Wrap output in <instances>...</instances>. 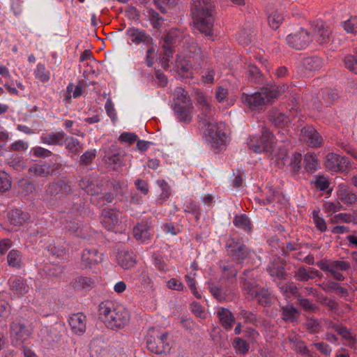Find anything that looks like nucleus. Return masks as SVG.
Segmentation results:
<instances>
[{
	"label": "nucleus",
	"mask_w": 357,
	"mask_h": 357,
	"mask_svg": "<svg viewBox=\"0 0 357 357\" xmlns=\"http://www.w3.org/2000/svg\"><path fill=\"white\" fill-rule=\"evenodd\" d=\"M197 105L201 110L199 121L204 129L206 140L215 149L223 147L227 142L226 126L222 123H217L214 118V109L208 99L200 91L196 92Z\"/></svg>",
	"instance_id": "1"
},
{
	"label": "nucleus",
	"mask_w": 357,
	"mask_h": 357,
	"mask_svg": "<svg viewBox=\"0 0 357 357\" xmlns=\"http://www.w3.org/2000/svg\"><path fill=\"white\" fill-rule=\"evenodd\" d=\"M214 5L212 0H192L191 13L195 27L206 36L213 35Z\"/></svg>",
	"instance_id": "2"
},
{
	"label": "nucleus",
	"mask_w": 357,
	"mask_h": 357,
	"mask_svg": "<svg viewBox=\"0 0 357 357\" xmlns=\"http://www.w3.org/2000/svg\"><path fill=\"white\" fill-rule=\"evenodd\" d=\"M100 314L107 328L113 330L122 329L130 322V314L123 305H116L112 308L107 304L100 305Z\"/></svg>",
	"instance_id": "3"
},
{
	"label": "nucleus",
	"mask_w": 357,
	"mask_h": 357,
	"mask_svg": "<svg viewBox=\"0 0 357 357\" xmlns=\"http://www.w3.org/2000/svg\"><path fill=\"white\" fill-rule=\"evenodd\" d=\"M284 89L285 86L264 87L260 92L252 95L243 94L241 99L251 110H260L266 103L277 98L282 92L284 93Z\"/></svg>",
	"instance_id": "4"
},
{
	"label": "nucleus",
	"mask_w": 357,
	"mask_h": 357,
	"mask_svg": "<svg viewBox=\"0 0 357 357\" xmlns=\"http://www.w3.org/2000/svg\"><path fill=\"white\" fill-rule=\"evenodd\" d=\"M126 36L127 43L129 45H139L143 43L149 47L146 52V60L149 66H152L155 60L158 59L155 47L153 45V38L144 30L131 27L126 30Z\"/></svg>",
	"instance_id": "5"
},
{
	"label": "nucleus",
	"mask_w": 357,
	"mask_h": 357,
	"mask_svg": "<svg viewBox=\"0 0 357 357\" xmlns=\"http://www.w3.org/2000/svg\"><path fill=\"white\" fill-rule=\"evenodd\" d=\"M275 144V139L273 134L266 128L261 130L260 135L252 136L248 142V146L250 149L257 153H266L271 157L277 155L278 151L273 152V148Z\"/></svg>",
	"instance_id": "6"
},
{
	"label": "nucleus",
	"mask_w": 357,
	"mask_h": 357,
	"mask_svg": "<svg viewBox=\"0 0 357 357\" xmlns=\"http://www.w3.org/2000/svg\"><path fill=\"white\" fill-rule=\"evenodd\" d=\"M174 109L180 121L190 122L193 107L188 93L182 88H178L174 93Z\"/></svg>",
	"instance_id": "7"
},
{
	"label": "nucleus",
	"mask_w": 357,
	"mask_h": 357,
	"mask_svg": "<svg viewBox=\"0 0 357 357\" xmlns=\"http://www.w3.org/2000/svg\"><path fill=\"white\" fill-rule=\"evenodd\" d=\"M167 334L158 328H151L146 334V340L148 349L152 353L162 354L169 350L167 342Z\"/></svg>",
	"instance_id": "8"
},
{
	"label": "nucleus",
	"mask_w": 357,
	"mask_h": 357,
	"mask_svg": "<svg viewBox=\"0 0 357 357\" xmlns=\"http://www.w3.org/2000/svg\"><path fill=\"white\" fill-rule=\"evenodd\" d=\"M302 155L299 153H294L290 158L287 157V151L285 149H280L272 158L273 162H275L279 167L287 165L294 172H297L301 167Z\"/></svg>",
	"instance_id": "9"
},
{
	"label": "nucleus",
	"mask_w": 357,
	"mask_h": 357,
	"mask_svg": "<svg viewBox=\"0 0 357 357\" xmlns=\"http://www.w3.org/2000/svg\"><path fill=\"white\" fill-rule=\"evenodd\" d=\"M183 37L182 33L176 29L169 30L161 41L164 56H160L159 59L162 61V65L164 68L167 66L169 58L172 54V48Z\"/></svg>",
	"instance_id": "10"
},
{
	"label": "nucleus",
	"mask_w": 357,
	"mask_h": 357,
	"mask_svg": "<svg viewBox=\"0 0 357 357\" xmlns=\"http://www.w3.org/2000/svg\"><path fill=\"white\" fill-rule=\"evenodd\" d=\"M311 40L309 33L303 29L297 33L287 36V44L296 50L306 48Z\"/></svg>",
	"instance_id": "11"
},
{
	"label": "nucleus",
	"mask_w": 357,
	"mask_h": 357,
	"mask_svg": "<svg viewBox=\"0 0 357 357\" xmlns=\"http://www.w3.org/2000/svg\"><path fill=\"white\" fill-rule=\"evenodd\" d=\"M190 58V56L186 59L185 55H183L181 52L177 54L176 68L177 73L182 79H189L193 77L195 69L193 68Z\"/></svg>",
	"instance_id": "12"
},
{
	"label": "nucleus",
	"mask_w": 357,
	"mask_h": 357,
	"mask_svg": "<svg viewBox=\"0 0 357 357\" xmlns=\"http://www.w3.org/2000/svg\"><path fill=\"white\" fill-rule=\"evenodd\" d=\"M121 213L112 208H105L100 218L102 226L107 230H114L121 222Z\"/></svg>",
	"instance_id": "13"
},
{
	"label": "nucleus",
	"mask_w": 357,
	"mask_h": 357,
	"mask_svg": "<svg viewBox=\"0 0 357 357\" xmlns=\"http://www.w3.org/2000/svg\"><path fill=\"white\" fill-rule=\"evenodd\" d=\"M321 268L330 273L335 279L342 280L344 278L342 271L347 270L349 264L344 261H331L322 263Z\"/></svg>",
	"instance_id": "14"
},
{
	"label": "nucleus",
	"mask_w": 357,
	"mask_h": 357,
	"mask_svg": "<svg viewBox=\"0 0 357 357\" xmlns=\"http://www.w3.org/2000/svg\"><path fill=\"white\" fill-rule=\"evenodd\" d=\"M313 37L320 45H324L329 42L331 30L322 21H317L312 25Z\"/></svg>",
	"instance_id": "15"
},
{
	"label": "nucleus",
	"mask_w": 357,
	"mask_h": 357,
	"mask_svg": "<svg viewBox=\"0 0 357 357\" xmlns=\"http://www.w3.org/2000/svg\"><path fill=\"white\" fill-rule=\"evenodd\" d=\"M68 324L72 333L82 335L86 331V317L82 313L73 314L68 318Z\"/></svg>",
	"instance_id": "16"
},
{
	"label": "nucleus",
	"mask_w": 357,
	"mask_h": 357,
	"mask_svg": "<svg viewBox=\"0 0 357 357\" xmlns=\"http://www.w3.org/2000/svg\"><path fill=\"white\" fill-rule=\"evenodd\" d=\"M326 167L333 172L343 171L349 166V161L344 157L331 153L326 156Z\"/></svg>",
	"instance_id": "17"
},
{
	"label": "nucleus",
	"mask_w": 357,
	"mask_h": 357,
	"mask_svg": "<svg viewBox=\"0 0 357 357\" xmlns=\"http://www.w3.org/2000/svg\"><path fill=\"white\" fill-rule=\"evenodd\" d=\"M227 248L228 254L235 260H242L247 256L245 246L234 238L227 242Z\"/></svg>",
	"instance_id": "18"
},
{
	"label": "nucleus",
	"mask_w": 357,
	"mask_h": 357,
	"mask_svg": "<svg viewBox=\"0 0 357 357\" xmlns=\"http://www.w3.org/2000/svg\"><path fill=\"white\" fill-rule=\"evenodd\" d=\"M301 138L311 146H319L322 139L312 126H306L301 130Z\"/></svg>",
	"instance_id": "19"
},
{
	"label": "nucleus",
	"mask_w": 357,
	"mask_h": 357,
	"mask_svg": "<svg viewBox=\"0 0 357 357\" xmlns=\"http://www.w3.org/2000/svg\"><path fill=\"white\" fill-rule=\"evenodd\" d=\"M102 260L101 255L98 254L96 250H84L82 254V264L86 268H91L93 265L98 264Z\"/></svg>",
	"instance_id": "20"
},
{
	"label": "nucleus",
	"mask_w": 357,
	"mask_h": 357,
	"mask_svg": "<svg viewBox=\"0 0 357 357\" xmlns=\"http://www.w3.org/2000/svg\"><path fill=\"white\" fill-rule=\"evenodd\" d=\"M270 121L278 128H285L288 130L290 127L291 122L289 117L278 111H273L269 116Z\"/></svg>",
	"instance_id": "21"
},
{
	"label": "nucleus",
	"mask_w": 357,
	"mask_h": 357,
	"mask_svg": "<svg viewBox=\"0 0 357 357\" xmlns=\"http://www.w3.org/2000/svg\"><path fill=\"white\" fill-rule=\"evenodd\" d=\"M117 261L121 267L129 269L136 263L135 255L132 252H121L118 255Z\"/></svg>",
	"instance_id": "22"
},
{
	"label": "nucleus",
	"mask_w": 357,
	"mask_h": 357,
	"mask_svg": "<svg viewBox=\"0 0 357 357\" xmlns=\"http://www.w3.org/2000/svg\"><path fill=\"white\" fill-rule=\"evenodd\" d=\"M337 199L344 204H351L356 202L357 196L351 192L345 185H340L337 190Z\"/></svg>",
	"instance_id": "23"
},
{
	"label": "nucleus",
	"mask_w": 357,
	"mask_h": 357,
	"mask_svg": "<svg viewBox=\"0 0 357 357\" xmlns=\"http://www.w3.org/2000/svg\"><path fill=\"white\" fill-rule=\"evenodd\" d=\"M28 219V214L20 209H14L8 213V221L13 226H21Z\"/></svg>",
	"instance_id": "24"
},
{
	"label": "nucleus",
	"mask_w": 357,
	"mask_h": 357,
	"mask_svg": "<svg viewBox=\"0 0 357 357\" xmlns=\"http://www.w3.org/2000/svg\"><path fill=\"white\" fill-rule=\"evenodd\" d=\"M133 234L136 239L145 241L151 237V232L147 223H141L134 227Z\"/></svg>",
	"instance_id": "25"
},
{
	"label": "nucleus",
	"mask_w": 357,
	"mask_h": 357,
	"mask_svg": "<svg viewBox=\"0 0 357 357\" xmlns=\"http://www.w3.org/2000/svg\"><path fill=\"white\" fill-rule=\"evenodd\" d=\"M70 190V187L64 181H60L50 185L48 192L51 195L63 196Z\"/></svg>",
	"instance_id": "26"
},
{
	"label": "nucleus",
	"mask_w": 357,
	"mask_h": 357,
	"mask_svg": "<svg viewBox=\"0 0 357 357\" xmlns=\"http://www.w3.org/2000/svg\"><path fill=\"white\" fill-rule=\"evenodd\" d=\"M228 90L222 86H219L215 92V98L219 102H222L227 106L234 104L236 98L235 96L227 97Z\"/></svg>",
	"instance_id": "27"
},
{
	"label": "nucleus",
	"mask_w": 357,
	"mask_h": 357,
	"mask_svg": "<svg viewBox=\"0 0 357 357\" xmlns=\"http://www.w3.org/2000/svg\"><path fill=\"white\" fill-rule=\"evenodd\" d=\"M64 139L63 132H51L42 136L43 142L50 145H60Z\"/></svg>",
	"instance_id": "28"
},
{
	"label": "nucleus",
	"mask_w": 357,
	"mask_h": 357,
	"mask_svg": "<svg viewBox=\"0 0 357 357\" xmlns=\"http://www.w3.org/2000/svg\"><path fill=\"white\" fill-rule=\"evenodd\" d=\"M218 315L222 326L226 329L231 328L234 319L230 311L225 308H220L218 311Z\"/></svg>",
	"instance_id": "29"
},
{
	"label": "nucleus",
	"mask_w": 357,
	"mask_h": 357,
	"mask_svg": "<svg viewBox=\"0 0 357 357\" xmlns=\"http://www.w3.org/2000/svg\"><path fill=\"white\" fill-rule=\"evenodd\" d=\"M303 65L309 71L317 70L321 68L322 61L318 57H309L303 60Z\"/></svg>",
	"instance_id": "30"
},
{
	"label": "nucleus",
	"mask_w": 357,
	"mask_h": 357,
	"mask_svg": "<svg viewBox=\"0 0 357 357\" xmlns=\"http://www.w3.org/2000/svg\"><path fill=\"white\" fill-rule=\"evenodd\" d=\"M27 331L24 326L20 323H13L11 326V335L15 336L17 340H23L27 335Z\"/></svg>",
	"instance_id": "31"
},
{
	"label": "nucleus",
	"mask_w": 357,
	"mask_h": 357,
	"mask_svg": "<svg viewBox=\"0 0 357 357\" xmlns=\"http://www.w3.org/2000/svg\"><path fill=\"white\" fill-rule=\"evenodd\" d=\"M29 172L32 176H44L50 173V167L46 165L35 164L29 168Z\"/></svg>",
	"instance_id": "32"
},
{
	"label": "nucleus",
	"mask_w": 357,
	"mask_h": 357,
	"mask_svg": "<svg viewBox=\"0 0 357 357\" xmlns=\"http://www.w3.org/2000/svg\"><path fill=\"white\" fill-rule=\"evenodd\" d=\"M12 186L11 178L8 173L0 171V193L8 191Z\"/></svg>",
	"instance_id": "33"
},
{
	"label": "nucleus",
	"mask_w": 357,
	"mask_h": 357,
	"mask_svg": "<svg viewBox=\"0 0 357 357\" xmlns=\"http://www.w3.org/2000/svg\"><path fill=\"white\" fill-rule=\"evenodd\" d=\"M282 20V15L278 11L272 12L268 17V24L273 29H277L280 26Z\"/></svg>",
	"instance_id": "34"
},
{
	"label": "nucleus",
	"mask_w": 357,
	"mask_h": 357,
	"mask_svg": "<svg viewBox=\"0 0 357 357\" xmlns=\"http://www.w3.org/2000/svg\"><path fill=\"white\" fill-rule=\"evenodd\" d=\"M195 276L196 272H189L185 275V278L188 285L190 288L191 291L194 294V296L197 298H201V294L198 292L196 288Z\"/></svg>",
	"instance_id": "35"
},
{
	"label": "nucleus",
	"mask_w": 357,
	"mask_h": 357,
	"mask_svg": "<svg viewBox=\"0 0 357 357\" xmlns=\"http://www.w3.org/2000/svg\"><path fill=\"white\" fill-rule=\"evenodd\" d=\"M35 76L43 82H47L50 78V73L43 64H38L35 70Z\"/></svg>",
	"instance_id": "36"
},
{
	"label": "nucleus",
	"mask_w": 357,
	"mask_h": 357,
	"mask_svg": "<svg viewBox=\"0 0 357 357\" xmlns=\"http://www.w3.org/2000/svg\"><path fill=\"white\" fill-rule=\"evenodd\" d=\"M93 284V280L91 278L79 276L77 277L73 282V286L76 289H85L91 287Z\"/></svg>",
	"instance_id": "37"
},
{
	"label": "nucleus",
	"mask_w": 357,
	"mask_h": 357,
	"mask_svg": "<svg viewBox=\"0 0 357 357\" xmlns=\"http://www.w3.org/2000/svg\"><path fill=\"white\" fill-rule=\"evenodd\" d=\"M305 168L307 171L317 169L319 163L317 156L314 153H308L305 155Z\"/></svg>",
	"instance_id": "38"
},
{
	"label": "nucleus",
	"mask_w": 357,
	"mask_h": 357,
	"mask_svg": "<svg viewBox=\"0 0 357 357\" xmlns=\"http://www.w3.org/2000/svg\"><path fill=\"white\" fill-rule=\"evenodd\" d=\"M66 149L72 153L76 154L82 149V145L77 139L67 137L65 140Z\"/></svg>",
	"instance_id": "39"
},
{
	"label": "nucleus",
	"mask_w": 357,
	"mask_h": 357,
	"mask_svg": "<svg viewBox=\"0 0 357 357\" xmlns=\"http://www.w3.org/2000/svg\"><path fill=\"white\" fill-rule=\"evenodd\" d=\"M236 227L248 231L250 229V223L245 215H236L234 220Z\"/></svg>",
	"instance_id": "40"
},
{
	"label": "nucleus",
	"mask_w": 357,
	"mask_h": 357,
	"mask_svg": "<svg viewBox=\"0 0 357 357\" xmlns=\"http://www.w3.org/2000/svg\"><path fill=\"white\" fill-rule=\"evenodd\" d=\"M282 315L286 321H294L298 317V312L292 306H287L283 308Z\"/></svg>",
	"instance_id": "41"
},
{
	"label": "nucleus",
	"mask_w": 357,
	"mask_h": 357,
	"mask_svg": "<svg viewBox=\"0 0 357 357\" xmlns=\"http://www.w3.org/2000/svg\"><path fill=\"white\" fill-rule=\"evenodd\" d=\"M236 40L241 45H247L251 41L250 30L243 29L236 34Z\"/></svg>",
	"instance_id": "42"
},
{
	"label": "nucleus",
	"mask_w": 357,
	"mask_h": 357,
	"mask_svg": "<svg viewBox=\"0 0 357 357\" xmlns=\"http://www.w3.org/2000/svg\"><path fill=\"white\" fill-rule=\"evenodd\" d=\"M140 284L146 289L154 290V283L151 276L148 273L143 272L140 276Z\"/></svg>",
	"instance_id": "43"
},
{
	"label": "nucleus",
	"mask_w": 357,
	"mask_h": 357,
	"mask_svg": "<svg viewBox=\"0 0 357 357\" xmlns=\"http://www.w3.org/2000/svg\"><path fill=\"white\" fill-rule=\"evenodd\" d=\"M233 346L237 353L245 354L250 349V345L245 340L237 337L233 342Z\"/></svg>",
	"instance_id": "44"
},
{
	"label": "nucleus",
	"mask_w": 357,
	"mask_h": 357,
	"mask_svg": "<svg viewBox=\"0 0 357 357\" xmlns=\"http://www.w3.org/2000/svg\"><path fill=\"white\" fill-rule=\"evenodd\" d=\"M7 260L9 266L18 267L21 262V256L17 250H12L8 255Z\"/></svg>",
	"instance_id": "45"
},
{
	"label": "nucleus",
	"mask_w": 357,
	"mask_h": 357,
	"mask_svg": "<svg viewBox=\"0 0 357 357\" xmlns=\"http://www.w3.org/2000/svg\"><path fill=\"white\" fill-rule=\"evenodd\" d=\"M344 30L347 33H357V17H351L343 23Z\"/></svg>",
	"instance_id": "46"
},
{
	"label": "nucleus",
	"mask_w": 357,
	"mask_h": 357,
	"mask_svg": "<svg viewBox=\"0 0 357 357\" xmlns=\"http://www.w3.org/2000/svg\"><path fill=\"white\" fill-rule=\"evenodd\" d=\"M11 282L12 288L20 294H25L28 291L29 287L21 279L13 280Z\"/></svg>",
	"instance_id": "47"
},
{
	"label": "nucleus",
	"mask_w": 357,
	"mask_h": 357,
	"mask_svg": "<svg viewBox=\"0 0 357 357\" xmlns=\"http://www.w3.org/2000/svg\"><path fill=\"white\" fill-rule=\"evenodd\" d=\"M313 221L317 229L324 231L326 230V224L325 220L319 215V211H314L312 212Z\"/></svg>",
	"instance_id": "48"
},
{
	"label": "nucleus",
	"mask_w": 357,
	"mask_h": 357,
	"mask_svg": "<svg viewBox=\"0 0 357 357\" xmlns=\"http://www.w3.org/2000/svg\"><path fill=\"white\" fill-rule=\"evenodd\" d=\"M337 332L343 338L345 339L348 346H349V347L354 346V338L347 328L340 327L337 329Z\"/></svg>",
	"instance_id": "49"
},
{
	"label": "nucleus",
	"mask_w": 357,
	"mask_h": 357,
	"mask_svg": "<svg viewBox=\"0 0 357 357\" xmlns=\"http://www.w3.org/2000/svg\"><path fill=\"white\" fill-rule=\"evenodd\" d=\"M345 66L349 68L351 71L357 74V56L349 55L344 59Z\"/></svg>",
	"instance_id": "50"
},
{
	"label": "nucleus",
	"mask_w": 357,
	"mask_h": 357,
	"mask_svg": "<svg viewBox=\"0 0 357 357\" xmlns=\"http://www.w3.org/2000/svg\"><path fill=\"white\" fill-rule=\"evenodd\" d=\"M215 71L213 69L207 68L202 72V81L204 84H211L214 81Z\"/></svg>",
	"instance_id": "51"
},
{
	"label": "nucleus",
	"mask_w": 357,
	"mask_h": 357,
	"mask_svg": "<svg viewBox=\"0 0 357 357\" xmlns=\"http://www.w3.org/2000/svg\"><path fill=\"white\" fill-rule=\"evenodd\" d=\"M280 289L281 291L286 294L287 296L290 295H296L298 291L297 287L292 283L282 284L280 287Z\"/></svg>",
	"instance_id": "52"
},
{
	"label": "nucleus",
	"mask_w": 357,
	"mask_h": 357,
	"mask_svg": "<svg viewBox=\"0 0 357 357\" xmlns=\"http://www.w3.org/2000/svg\"><path fill=\"white\" fill-rule=\"evenodd\" d=\"M158 185L162 190L161 199H167L170 196V188L167 183L164 180H158L157 181Z\"/></svg>",
	"instance_id": "53"
},
{
	"label": "nucleus",
	"mask_w": 357,
	"mask_h": 357,
	"mask_svg": "<svg viewBox=\"0 0 357 357\" xmlns=\"http://www.w3.org/2000/svg\"><path fill=\"white\" fill-rule=\"evenodd\" d=\"M167 287L172 290L182 291L183 289V283L178 279L171 278L167 282Z\"/></svg>",
	"instance_id": "54"
},
{
	"label": "nucleus",
	"mask_w": 357,
	"mask_h": 357,
	"mask_svg": "<svg viewBox=\"0 0 357 357\" xmlns=\"http://www.w3.org/2000/svg\"><path fill=\"white\" fill-rule=\"evenodd\" d=\"M268 271L271 276L277 278H282L284 273V270L282 266H275L274 264H272L268 267Z\"/></svg>",
	"instance_id": "55"
},
{
	"label": "nucleus",
	"mask_w": 357,
	"mask_h": 357,
	"mask_svg": "<svg viewBox=\"0 0 357 357\" xmlns=\"http://www.w3.org/2000/svg\"><path fill=\"white\" fill-rule=\"evenodd\" d=\"M191 310L194 314L199 318H205L206 314L202 307L198 303H193L191 305Z\"/></svg>",
	"instance_id": "56"
},
{
	"label": "nucleus",
	"mask_w": 357,
	"mask_h": 357,
	"mask_svg": "<svg viewBox=\"0 0 357 357\" xmlns=\"http://www.w3.org/2000/svg\"><path fill=\"white\" fill-rule=\"evenodd\" d=\"M162 229L166 234L176 235L180 233L181 229L178 226H175L172 223H166L162 226Z\"/></svg>",
	"instance_id": "57"
},
{
	"label": "nucleus",
	"mask_w": 357,
	"mask_h": 357,
	"mask_svg": "<svg viewBox=\"0 0 357 357\" xmlns=\"http://www.w3.org/2000/svg\"><path fill=\"white\" fill-rule=\"evenodd\" d=\"M314 183L315 185L321 190L327 189L329 185L328 178L324 176H317Z\"/></svg>",
	"instance_id": "58"
},
{
	"label": "nucleus",
	"mask_w": 357,
	"mask_h": 357,
	"mask_svg": "<svg viewBox=\"0 0 357 357\" xmlns=\"http://www.w3.org/2000/svg\"><path fill=\"white\" fill-rule=\"evenodd\" d=\"M105 109L107 115L111 118L112 121L116 119V114L114 107V105L110 100H108L105 105Z\"/></svg>",
	"instance_id": "59"
},
{
	"label": "nucleus",
	"mask_w": 357,
	"mask_h": 357,
	"mask_svg": "<svg viewBox=\"0 0 357 357\" xmlns=\"http://www.w3.org/2000/svg\"><path fill=\"white\" fill-rule=\"evenodd\" d=\"M174 1L175 0H154L155 6L163 13L166 12L167 7Z\"/></svg>",
	"instance_id": "60"
},
{
	"label": "nucleus",
	"mask_w": 357,
	"mask_h": 357,
	"mask_svg": "<svg viewBox=\"0 0 357 357\" xmlns=\"http://www.w3.org/2000/svg\"><path fill=\"white\" fill-rule=\"evenodd\" d=\"M31 151L36 157H48L51 154L50 151L40 146L33 148Z\"/></svg>",
	"instance_id": "61"
},
{
	"label": "nucleus",
	"mask_w": 357,
	"mask_h": 357,
	"mask_svg": "<svg viewBox=\"0 0 357 357\" xmlns=\"http://www.w3.org/2000/svg\"><path fill=\"white\" fill-rule=\"evenodd\" d=\"M96 156V151H90L84 153L81 156V162L84 165L89 164Z\"/></svg>",
	"instance_id": "62"
},
{
	"label": "nucleus",
	"mask_w": 357,
	"mask_h": 357,
	"mask_svg": "<svg viewBox=\"0 0 357 357\" xmlns=\"http://www.w3.org/2000/svg\"><path fill=\"white\" fill-rule=\"evenodd\" d=\"M340 209L338 204L333 202H326L324 204V210L328 214H333Z\"/></svg>",
	"instance_id": "63"
},
{
	"label": "nucleus",
	"mask_w": 357,
	"mask_h": 357,
	"mask_svg": "<svg viewBox=\"0 0 357 357\" xmlns=\"http://www.w3.org/2000/svg\"><path fill=\"white\" fill-rule=\"evenodd\" d=\"M119 139L121 142L131 144L136 141L137 135L130 132H123L120 135Z\"/></svg>",
	"instance_id": "64"
}]
</instances>
